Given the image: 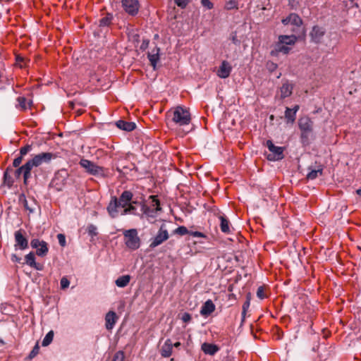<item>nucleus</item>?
I'll return each instance as SVG.
<instances>
[{
    "instance_id": "f257e3e1",
    "label": "nucleus",
    "mask_w": 361,
    "mask_h": 361,
    "mask_svg": "<svg viewBox=\"0 0 361 361\" xmlns=\"http://www.w3.org/2000/svg\"><path fill=\"white\" fill-rule=\"evenodd\" d=\"M31 171L27 162L21 166L16 168V169L8 167L4 173V183L8 188H11L13 185L15 180L20 179L21 176H23V183L27 185L29 179L31 178Z\"/></svg>"
},
{
    "instance_id": "f03ea898",
    "label": "nucleus",
    "mask_w": 361,
    "mask_h": 361,
    "mask_svg": "<svg viewBox=\"0 0 361 361\" xmlns=\"http://www.w3.org/2000/svg\"><path fill=\"white\" fill-rule=\"evenodd\" d=\"M133 195L130 190L123 191L120 195L119 198L113 197L107 207V211L112 218L117 217L119 214L120 208L124 209L133 199Z\"/></svg>"
},
{
    "instance_id": "7ed1b4c3",
    "label": "nucleus",
    "mask_w": 361,
    "mask_h": 361,
    "mask_svg": "<svg viewBox=\"0 0 361 361\" xmlns=\"http://www.w3.org/2000/svg\"><path fill=\"white\" fill-rule=\"evenodd\" d=\"M166 116L178 126L189 125L192 119L189 109L180 105L171 109L167 111Z\"/></svg>"
},
{
    "instance_id": "20e7f679",
    "label": "nucleus",
    "mask_w": 361,
    "mask_h": 361,
    "mask_svg": "<svg viewBox=\"0 0 361 361\" xmlns=\"http://www.w3.org/2000/svg\"><path fill=\"white\" fill-rule=\"evenodd\" d=\"M298 127L300 130V140L303 145L310 143V137L313 133V121L307 116H302L298 120Z\"/></svg>"
},
{
    "instance_id": "39448f33",
    "label": "nucleus",
    "mask_w": 361,
    "mask_h": 361,
    "mask_svg": "<svg viewBox=\"0 0 361 361\" xmlns=\"http://www.w3.org/2000/svg\"><path fill=\"white\" fill-rule=\"evenodd\" d=\"M124 243L129 250H136L140 247L141 240L138 236L137 230L131 228L123 231Z\"/></svg>"
},
{
    "instance_id": "423d86ee",
    "label": "nucleus",
    "mask_w": 361,
    "mask_h": 361,
    "mask_svg": "<svg viewBox=\"0 0 361 361\" xmlns=\"http://www.w3.org/2000/svg\"><path fill=\"white\" fill-rule=\"evenodd\" d=\"M80 166L83 168L85 171L90 175L94 176L99 178H104L106 176L107 170L102 166H97L94 162L82 159L79 162Z\"/></svg>"
},
{
    "instance_id": "0eeeda50",
    "label": "nucleus",
    "mask_w": 361,
    "mask_h": 361,
    "mask_svg": "<svg viewBox=\"0 0 361 361\" xmlns=\"http://www.w3.org/2000/svg\"><path fill=\"white\" fill-rule=\"evenodd\" d=\"M56 158V155L51 152H42L35 154L31 159H28L26 162L28 164L30 170L33 168L38 167L43 164H49L52 159Z\"/></svg>"
},
{
    "instance_id": "6e6552de",
    "label": "nucleus",
    "mask_w": 361,
    "mask_h": 361,
    "mask_svg": "<svg viewBox=\"0 0 361 361\" xmlns=\"http://www.w3.org/2000/svg\"><path fill=\"white\" fill-rule=\"evenodd\" d=\"M265 145L270 152V153L267 155V159L269 161H275L283 159L284 147L274 145L273 142L270 140H267Z\"/></svg>"
},
{
    "instance_id": "1a4fd4ad",
    "label": "nucleus",
    "mask_w": 361,
    "mask_h": 361,
    "mask_svg": "<svg viewBox=\"0 0 361 361\" xmlns=\"http://www.w3.org/2000/svg\"><path fill=\"white\" fill-rule=\"evenodd\" d=\"M32 248L36 250V255L39 257H45L49 252V247L47 242L38 238H33L30 241Z\"/></svg>"
},
{
    "instance_id": "9d476101",
    "label": "nucleus",
    "mask_w": 361,
    "mask_h": 361,
    "mask_svg": "<svg viewBox=\"0 0 361 361\" xmlns=\"http://www.w3.org/2000/svg\"><path fill=\"white\" fill-rule=\"evenodd\" d=\"M25 232L23 229H19L14 233L16 250H24L28 248V240L25 235Z\"/></svg>"
},
{
    "instance_id": "9b49d317",
    "label": "nucleus",
    "mask_w": 361,
    "mask_h": 361,
    "mask_svg": "<svg viewBox=\"0 0 361 361\" xmlns=\"http://www.w3.org/2000/svg\"><path fill=\"white\" fill-rule=\"evenodd\" d=\"M67 176L68 174L66 171H59L55 173L51 182V186L58 191L62 190L66 184Z\"/></svg>"
},
{
    "instance_id": "f8f14e48",
    "label": "nucleus",
    "mask_w": 361,
    "mask_h": 361,
    "mask_svg": "<svg viewBox=\"0 0 361 361\" xmlns=\"http://www.w3.org/2000/svg\"><path fill=\"white\" fill-rule=\"evenodd\" d=\"M169 235L167 230L164 228V226H161L157 234L152 240L149 247L151 248H154L157 247L158 245H161L164 241H166L169 238Z\"/></svg>"
},
{
    "instance_id": "ddd939ff",
    "label": "nucleus",
    "mask_w": 361,
    "mask_h": 361,
    "mask_svg": "<svg viewBox=\"0 0 361 361\" xmlns=\"http://www.w3.org/2000/svg\"><path fill=\"white\" fill-rule=\"evenodd\" d=\"M122 6L124 11L130 16H135L138 11L140 4L137 0H122Z\"/></svg>"
},
{
    "instance_id": "4468645a",
    "label": "nucleus",
    "mask_w": 361,
    "mask_h": 361,
    "mask_svg": "<svg viewBox=\"0 0 361 361\" xmlns=\"http://www.w3.org/2000/svg\"><path fill=\"white\" fill-rule=\"evenodd\" d=\"M231 71L232 67L230 63L228 62L227 61H223L216 72V75L220 78H227L228 77H229Z\"/></svg>"
},
{
    "instance_id": "2eb2a0df",
    "label": "nucleus",
    "mask_w": 361,
    "mask_h": 361,
    "mask_svg": "<svg viewBox=\"0 0 361 361\" xmlns=\"http://www.w3.org/2000/svg\"><path fill=\"white\" fill-rule=\"evenodd\" d=\"M325 34V30L318 25H314L310 33V35L311 37L312 40L315 43H319L323 38L324 35Z\"/></svg>"
},
{
    "instance_id": "dca6fc26",
    "label": "nucleus",
    "mask_w": 361,
    "mask_h": 361,
    "mask_svg": "<svg viewBox=\"0 0 361 361\" xmlns=\"http://www.w3.org/2000/svg\"><path fill=\"white\" fill-rule=\"evenodd\" d=\"M118 320V316L114 311H109L105 316V326L107 330L111 331Z\"/></svg>"
},
{
    "instance_id": "f3484780",
    "label": "nucleus",
    "mask_w": 361,
    "mask_h": 361,
    "mask_svg": "<svg viewBox=\"0 0 361 361\" xmlns=\"http://www.w3.org/2000/svg\"><path fill=\"white\" fill-rule=\"evenodd\" d=\"M25 261L28 266L35 269L36 270L41 271L43 269L42 264L35 262V256L33 252H30L25 256Z\"/></svg>"
},
{
    "instance_id": "a211bd4d",
    "label": "nucleus",
    "mask_w": 361,
    "mask_h": 361,
    "mask_svg": "<svg viewBox=\"0 0 361 361\" xmlns=\"http://www.w3.org/2000/svg\"><path fill=\"white\" fill-rule=\"evenodd\" d=\"M173 353V343L171 339L168 338L162 345L160 354L163 357H169Z\"/></svg>"
},
{
    "instance_id": "6ab92c4d",
    "label": "nucleus",
    "mask_w": 361,
    "mask_h": 361,
    "mask_svg": "<svg viewBox=\"0 0 361 361\" xmlns=\"http://www.w3.org/2000/svg\"><path fill=\"white\" fill-rule=\"evenodd\" d=\"M283 25L292 24L297 27H300L302 21L300 16L295 13H290L287 18L282 20Z\"/></svg>"
},
{
    "instance_id": "aec40b11",
    "label": "nucleus",
    "mask_w": 361,
    "mask_h": 361,
    "mask_svg": "<svg viewBox=\"0 0 361 361\" xmlns=\"http://www.w3.org/2000/svg\"><path fill=\"white\" fill-rule=\"evenodd\" d=\"M201 349L204 354L209 355H214L219 350L217 345L209 343H204L201 346Z\"/></svg>"
},
{
    "instance_id": "412c9836",
    "label": "nucleus",
    "mask_w": 361,
    "mask_h": 361,
    "mask_svg": "<svg viewBox=\"0 0 361 361\" xmlns=\"http://www.w3.org/2000/svg\"><path fill=\"white\" fill-rule=\"evenodd\" d=\"M293 86L288 82H285L282 84L280 88V97L281 99L286 98L291 95L293 92Z\"/></svg>"
},
{
    "instance_id": "4be33fe9",
    "label": "nucleus",
    "mask_w": 361,
    "mask_h": 361,
    "mask_svg": "<svg viewBox=\"0 0 361 361\" xmlns=\"http://www.w3.org/2000/svg\"><path fill=\"white\" fill-rule=\"evenodd\" d=\"M215 310V305L211 300H207L201 307L200 314L203 316L209 315Z\"/></svg>"
},
{
    "instance_id": "5701e85b",
    "label": "nucleus",
    "mask_w": 361,
    "mask_h": 361,
    "mask_svg": "<svg viewBox=\"0 0 361 361\" xmlns=\"http://www.w3.org/2000/svg\"><path fill=\"white\" fill-rule=\"evenodd\" d=\"M116 126L126 131H132L136 128V125L133 122H128L123 120H119L116 123Z\"/></svg>"
},
{
    "instance_id": "b1692460",
    "label": "nucleus",
    "mask_w": 361,
    "mask_h": 361,
    "mask_svg": "<svg viewBox=\"0 0 361 361\" xmlns=\"http://www.w3.org/2000/svg\"><path fill=\"white\" fill-rule=\"evenodd\" d=\"M148 59L150 61L151 66L154 69H155L157 63L159 60V49L155 48L152 50V53H149Z\"/></svg>"
},
{
    "instance_id": "393cba45",
    "label": "nucleus",
    "mask_w": 361,
    "mask_h": 361,
    "mask_svg": "<svg viewBox=\"0 0 361 361\" xmlns=\"http://www.w3.org/2000/svg\"><path fill=\"white\" fill-rule=\"evenodd\" d=\"M220 219V228L221 231L226 234H228L231 233V228H230V222L228 219L224 216L221 215L219 216Z\"/></svg>"
},
{
    "instance_id": "a878e982",
    "label": "nucleus",
    "mask_w": 361,
    "mask_h": 361,
    "mask_svg": "<svg viewBox=\"0 0 361 361\" xmlns=\"http://www.w3.org/2000/svg\"><path fill=\"white\" fill-rule=\"evenodd\" d=\"M297 37L295 35H280L279 42L286 45H292L295 43Z\"/></svg>"
},
{
    "instance_id": "bb28decb",
    "label": "nucleus",
    "mask_w": 361,
    "mask_h": 361,
    "mask_svg": "<svg viewBox=\"0 0 361 361\" xmlns=\"http://www.w3.org/2000/svg\"><path fill=\"white\" fill-rule=\"evenodd\" d=\"M130 281V275H123L120 277H118L116 281V285L119 288H124L128 286Z\"/></svg>"
},
{
    "instance_id": "cd10ccee",
    "label": "nucleus",
    "mask_w": 361,
    "mask_h": 361,
    "mask_svg": "<svg viewBox=\"0 0 361 361\" xmlns=\"http://www.w3.org/2000/svg\"><path fill=\"white\" fill-rule=\"evenodd\" d=\"M140 207L142 214L147 216L153 217L157 214L150 206L147 205L145 202L140 203Z\"/></svg>"
},
{
    "instance_id": "c85d7f7f",
    "label": "nucleus",
    "mask_w": 361,
    "mask_h": 361,
    "mask_svg": "<svg viewBox=\"0 0 361 361\" xmlns=\"http://www.w3.org/2000/svg\"><path fill=\"white\" fill-rule=\"evenodd\" d=\"M121 215H127V214H132V215H137V209L135 205L133 204L132 202H130L124 209H123L120 214Z\"/></svg>"
},
{
    "instance_id": "c756f323",
    "label": "nucleus",
    "mask_w": 361,
    "mask_h": 361,
    "mask_svg": "<svg viewBox=\"0 0 361 361\" xmlns=\"http://www.w3.org/2000/svg\"><path fill=\"white\" fill-rule=\"evenodd\" d=\"M285 118L287 123H293L296 118L295 111H293L290 108L286 107L285 111Z\"/></svg>"
},
{
    "instance_id": "7c9ffc66",
    "label": "nucleus",
    "mask_w": 361,
    "mask_h": 361,
    "mask_svg": "<svg viewBox=\"0 0 361 361\" xmlns=\"http://www.w3.org/2000/svg\"><path fill=\"white\" fill-rule=\"evenodd\" d=\"M149 199L151 200L150 207L154 210L157 213L159 211H161V208L160 207V202L156 195H150Z\"/></svg>"
},
{
    "instance_id": "2f4dec72",
    "label": "nucleus",
    "mask_w": 361,
    "mask_h": 361,
    "mask_svg": "<svg viewBox=\"0 0 361 361\" xmlns=\"http://www.w3.org/2000/svg\"><path fill=\"white\" fill-rule=\"evenodd\" d=\"M323 173L322 169H313L310 171L307 175V178L310 180H314L319 176H322Z\"/></svg>"
},
{
    "instance_id": "473e14b6",
    "label": "nucleus",
    "mask_w": 361,
    "mask_h": 361,
    "mask_svg": "<svg viewBox=\"0 0 361 361\" xmlns=\"http://www.w3.org/2000/svg\"><path fill=\"white\" fill-rule=\"evenodd\" d=\"M53 338H54V331H50L46 334L45 337L44 338V339L42 341V345L43 346L49 345L52 342Z\"/></svg>"
},
{
    "instance_id": "72a5a7b5",
    "label": "nucleus",
    "mask_w": 361,
    "mask_h": 361,
    "mask_svg": "<svg viewBox=\"0 0 361 361\" xmlns=\"http://www.w3.org/2000/svg\"><path fill=\"white\" fill-rule=\"evenodd\" d=\"M173 233L180 235H184L186 234L190 235V231L184 226H178L176 229L173 231Z\"/></svg>"
},
{
    "instance_id": "f704fd0d",
    "label": "nucleus",
    "mask_w": 361,
    "mask_h": 361,
    "mask_svg": "<svg viewBox=\"0 0 361 361\" xmlns=\"http://www.w3.org/2000/svg\"><path fill=\"white\" fill-rule=\"evenodd\" d=\"M18 102L23 109H26L30 105L29 102L24 97H19L18 98Z\"/></svg>"
},
{
    "instance_id": "c9c22d12",
    "label": "nucleus",
    "mask_w": 361,
    "mask_h": 361,
    "mask_svg": "<svg viewBox=\"0 0 361 361\" xmlns=\"http://www.w3.org/2000/svg\"><path fill=\"white\" fill-rule=\"evenodd\" d=\"M289 50H290V48L287 45L283 44H281L279 42V44L276 46V51H277L281 52V53H283V54H288L289 52Z\"/></svg>"
},
{
    "instance_id": "e433bc0d",
    "label": "nucleus",
    "mask_w": 361,
    "mask_h": 361,
    "mask_svg": "<svg viewBox=\"0 0 361 361\" xmlns=\"http://www.w3.org/2000/svg\"><path fill=\"white\" fill-rule=\"evenodd\" d=\"M257 296L261 299V300H263L266 298H267V294L265 291V288L263 287V286H259L258 288H257Z\"/></svg>"
},
{
    "instance_id": "4c0bfd02",
    "label": "nucleus",
    "mask_w": 361,
    "mask_h": 361,
    "mask_svg": "<svg viewBox=\"0 0 361 361\" xmlns=\"http://www.w3.org/2000/svg\"><path fill=\"white\" fill-rule=\"evenodd\" d=\"M32 146L31 145H26L20 149V154L21 156H25L27 153L31 152Z\"/></svg>"
},
{
    "instance_id": "58836bf2",
    "label": "nucleus",
    "mask_w": 361,
    "mask_h": 361,
    "mask_svg": "<svg viewBox=\"0 0 361 361\" xmlns=\"http://www.w3.org/2000/svg\"><path fill=\"white\" fill-rule=\"evenodd\" d=\"M238 7V4L235 0H229L226 2L225 8L231 10Z\"/></svg>"
},
{
    "instance_id": "ea45409f",
    "label": "nucleus",
    "mask_w": 361,
    "mask_h": 361,
    "mask_svg": "<svg viewBox=\"0 0 361 361\" xmlns=\"http://www.w3.org/2000/svg\"><path fill=\"white\" fill-rule=\"evenodd\" d=\"M39 346L38 343H36V345L34 346L33 349L29 354V356H28L29 359L32 360V358H34L39 353Z\"/></svg>"
},
{
    "instance_id": "a19ab883",
    "label": "nucleus",
    "mask_w": 361,
    "mask_h": 361,
    "mask_svg": "<svg viewBox=\"0 0 361 361\" xmlns=\"http://www.w3.org/2000/svg\"><path fill=\"white\" fill-rule=\"evenodd\" d=\"M124 358V353L123 351H118L114 355L112 361H123Z\"/></svg>"
},
{
    "instance_id": "79ce46f5",
    "label": "nucleus",
    "mask_w": 361,
    "mask_h": 361,
    "mask_svg": "<svg viewBox=\"0 0 361 361\" xmlns=\"http://www.w3.org/2000/svg\"><path fill=\"white\" fill-rule=\"evenodd\" d=\"M23 157H24V156H21V154H20L18 157L15 158L13 161V167H14V168L20 167V165L22 163Z\"/></svg>"
},
{
    "instance_id": "37998d69",
    "label": "nucleus",
    "mask_w": 361,
    "mask_h": 361,
    "mask_svg": "<svg viewBox=\"0 0 361 361\" xmlns=\"http://www.w3.org/2000/svg\"><path fill=\"white\" fill-rule=\"evenodd\" d=\"M174 1L178 7L181 8H185L189 4L190 0H174Z\"/></svg>"
},
{
    "instance_id": "c03bdc74",
    "label": "nucleus",
    "mask_w": 361,
    "mask_h": 361,
    "mask_svg": "<svg viewBox=\"0 0 361 361\" xmlns=\"http://www.w3.org/2000/svg\"><path fill=\"white\" fill-rule=\"evenodd\" d=\"M88 233L92 236L97 235V227L94 225L90 224L87 227Z\"/></svg>"
},
{
    "instance_id": "a18cd8bd",
    "label": "nucleus",
    "mask_w": 361,
    "mask_h": 361,
    "mask_svg": "<svg viewBox=\"0 0 361 361\" xmlns=\"http://www.w3.org/2000/svg\"><path fill=\"white\" fill-rule=\"evenodd\" d=\"M61 288L62 289L67 288L70 285V281L66 277H63L60 281Z\"/></svg>"
},
{
    "instance_id": "49530a36",
    "label": "nucleus",
    "mask_w": 361,
    "mask_h": 361,
    "mask_svg": "<svg viewBox=\"0 0 361 361\" xmlns=\"http://www.w3.org/2000/svg\"><path fill=\"white\" fill-rule=\"evenodd\" d=\"M57 239L59 240V243L61 247H65L66 245V237L63 234L59 233L57 235Z\"/></svg>"
},
{
    "instance_id": "de8ad7c7",
    "label": "nucleus",
    "mask_w": 361,
    "mask_h": 361,
    "mask_svg": "<svg viewBox=\"0 0 361 361\" xmlns=\"http://www.w3.org/2000/svg\"><path fill=\"white\" fill-rule=\"evenodd\" d=\"M190 235L193 236V237H197V238H207V235L202 233V232H200V231H190Z\"/></svg>"
},
{
    "instance_id": "09e8293b",
    "label": "nucleus",
    "mask_w": 361,
    "mask_h": 361,
    "mask_svg": "<svg viewBox=\"0 0 361 361\" xmlns=\"http://www.w3.org/2000/svg\"><path fill=\"white\" fill-rule=\"evenodd\" d=\"M181 319L184 323H188L192 319L191 314L188 312H185L183 314V315L181 317Z\"/></svg>"
},
{
    "instance_id": "8fccbe9b",
    "label": "nucleus",
    "mask_w": 361,
    "mask_h": 361,
    "mask_svg": "<svg viewBox=\"0 0 361 361\" xmlns=\"http://www.w3.org/2000/svg\"><path fill=\"white\" fill-rule=\"evenodd\" d=\"M202 5L207 9H212L214 6L210 0H201Z\"/></svg>"
},
{
    "instance_id": "3c124183",
    "label": "nucleus",
    "mask_w": 361,
    "mask_h": 361,
    "mask_svg": "<svg viewBox=\"0 0 361 361\" xmlns=\"http://www.w3.org/2000/svg\"><path fill=\"white\" fill-rule=\"evenodd\" d=\"M267 68L269 71L273 72L277 68V64L272 61H268L267 63Z\"/></svg>"
},
{
    "instance_id": "603ef678",
    "label": "nucleus",
    "mask_w": 361,
    "mask_h": 361,
    "mask_svg": "<svg viewBox=\"0 0 361 361\" xmlns=\"http://www.w3.org/2000/svg\"><path fill=\"white\" fill-rule=\"evenodd\" d=\"M110 19L107 17L102 18L99 21L100 26H106L109 25Z\"/></svg>"
},
{
    "instance_id": "864d4df0",
    "label": "nucleus",
    "mask_w": 361,
    "mask_h": 361,
    "mask_svg": "<svg viewBox=\"0 0 361 361\" xmlns=\"http://www.w3.org/2000/svg\"><path fill=\"white\" fill-rule=\"evenodd\" d=\"M249 307H250V300H247L243 305V312H247V310L249 309Z\"/></svg>"
},
{
    "instance_id": "5fc2aeb1",
    "label": "nucleus",
    "mask_w": 361,
    "mask_h": 361,
    "mask_svg": "<svg viewBox=\"0 0 361 361\" xmlns=\"http://www.w3.org/2000/svg\"><path fill=\"white\" fill-rule=\"evenodd\" d=\"M20 259H21L20 257H19L18 256H17L15 254L12 255V256H11V260L13 262H20Z\"/></svg>"
},
{
    "instance_id": "6e6d98bb",
    "label": "nucleus",
    "mask_w": 361,
    "mask_h": 361,
    "mask_svg": "<svg viewBox=\"0 0 361 361\" xmlns=\"http://www.w3.org/2000/svg\"><path fill=\"white\" fill-rule=\"evenodd\" d=\"M300 109V106L299 105H295L294 106V107L293 109H291L293 110V111H295V114H297V112Z\"/></svg>"
},
{
    "instance_id": "4d7b16f0",
    "label": "nucleus",
    "mask_w": 361,
    "mask_h": 361,
    "mask_svg": "<svg viewBox=\"0 0 361 361\" xmlns=\"http://www.w3.org/2000/svg\"><path fill=\"white\" fill-rule=\"evenodd\" d=\"M131 202H132V203H133V205H135H135H137V204L140 206V203H141L142 202H137V201H136V200H131Z\"/></svg>"
},
{
    "instance_id": "13d9d810",
    "label": "nucleus",
    "mask_w": 361,
    "mask_h": 361,
    "mask_svg": "<svg viewBox=\"0 0 361 361\" xmlns=\"http://www.w3.org/2000/svg\"><path fill=\"white\" fill-rule=\"evenodd\" d=\"M180 345H181V343H180L179 341L176 342L174 344H173V347H175V348H178V347H180Z\"/></svg>"
},
{
    "instance_id": "bf43d9fd",
    "label": "nucleus",
    "mask_w": 361,
    "mask_h": 361,
    "mask_svg": "<svg viewBox=\"0 0 361 361\" xmlns=\"http://www.w3.org/2000/svg\"><path fill=\"white\" fill-rule=\"evenodd\" d=\"M246 313H247V312H243V310L242 311L243 321L244 320V319L245 317Z\"/></svg>"
},
{
    "instance_id": "052dcab7",
    "label": "nucleus",
    "mask_w": 361,
    "mask_h": 361,
    "mask_svg": "<svg viewBox=\"0 0 361 361\" xmlns=\"http://www.w3.org/2000/svg\"><path fill=\"white\" fill-rule=\"evenodd\" d=\"M356 193H357L358 195L361 196V189H358V190H356Z\"/></svg>"
},
{
    "instance_id": "680f3d73",
    "label": "nucleus",
    "mask_w": 361,
    "mask_h": 361,
    "mask_svg": "<svg viewBox=\"0 0 361 361\" xmlns=\"http://www.w3.org/2000/svg\"><path fill=\"white\" fill-rule=\"evenodd\" d=\"M11 1V0H0V3H1V2H3V1H4V2H8V1Z\"/></svg>"
}]
</instances>
